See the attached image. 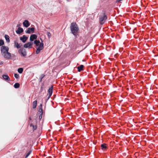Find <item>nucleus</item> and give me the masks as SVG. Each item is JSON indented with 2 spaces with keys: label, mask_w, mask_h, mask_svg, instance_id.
Masks as SVG:
<instances>
[{
  "label": "nucleus",
  "mask_w": 158,
  "mask_h": 158,
  "mask_svg": "<svg viewBox=\"0 0 158 158\" xmlns=\"http://www.w3.org/2000/svg\"><path fill=\"white\" fill-rule=\"evenodd\" d=\"M35 30L34 27L28 28H27V30L26 31L27 33L30 34L31 32L33 33Z\"/></svg>",
  "instance_id": "nucleus-10"
},
{
  "label": "nucleus",
  "mask_w": 158,
  "mask_h": 158,
  "mask_svg": "<svg viewBox=\"0 0 158 158\" xmlns=\"http://www.w3.org/2000/svg\"><path fill=\"white\" fill-rule=\"evenodd\" d=\"M31 151H29L26 155L25 158H27L28 156L31 153Z\"/></svg>",
  "instance_id": "nucleus-28"
},
{
  "label": "nucleus",
  "mask_w": 158,
  "mask_h": 158,
  "mask_svg": "<svg viewBox=\"0 0 158 158\" xmlns=\"http://www.w3.org/2000/svg\"><path fill=\"white\" fill-rule=\"evenodd\" d=\"M107 18L106 14L104 13L99 16V21L101 24H103L107 19Z\"/></svg>",
  "instance_id": "nucleus-2"
},
{
  "label": "nucleus",
  "mask_w": 158,
  "mask_h": 158,
  "mask_svg": "<svg viewBox=\"0 0 158 158\" xmlns=\"http://www.w3.org/2000/svg\"><path fill=\"white\" fill-rule=\"evenodd\" d=\"M23 25L25 27H27L29 26L30 24L28 20H25L23 23Z\"/></svg>",
  "instance_id": "nucleus-12"
},
{
  "label": "nucleus",
  "mask_w": 158,
  "mask_h": 158,
  "mask_svg": "<svg viewBox=\"0 0 158 158\" xmlns=\"http://www.w3.org/2000/svg\"><path fill=\"white\" fill-rule=\"evenodd\" d=\"M43 87L42 86L41 87V90L42 91L43 90Z\"/></svg>",
  "instance_id": "nucleus-33"
},
{
  "label": "nucleus",
  "mask_w": 158,
  "mask_h": 158,
  "mask_svg": "<svg viewBox=\"0 0 158 158\" xmlns=\"http://www.w3.org/2000/svg\"><path fill=\"white\" fill-rule=\"evenodd\" d=\"M53 89V86H52L51 87H50L48 91V98H49L52 95V90Z\"/></svg>",
  "instance_id": "nucleus-9"
},
{
  "label": "nucleus",
  "mask_w": 158,
  "mask_h": 158,
  "mask_svg": "<svg viewBox=\"0 0 158 158\" xmlns=\"http://www.w3.org/2000/svg\"><path fill=\"white\" fill-rule=\"evenodd\" d=\"M34 43L36 46H38L40 45V41L39 40H35Z\"/></svg>",
  "instance_id": "nucleus-19"
},
{
  "label": "nucleus",
  "mask_w": 158,
  "mask_h": 158,
  "mask_svg": "<svg viewBox=\"0 0 158 158\" xmlns=\"http://www.w3.org/2000/svg\"><path fill=\"white\" fill-rule=\"evenodd\" d=\"M106 144L105 143H104V144H101V149L102 150L106 149L107 148V147H106Z\"/></svg>",
  "instance_id": "nucleus-20"
},
{
  "label": "nucleus",
  "mask_w": 158,
  "mask_h": 158,
  "mask_svg": "<svg viewBox=\"0 0 158 158\" xmlns=\"http://www.w3.org/2000/svg\"><path fill=\"white\" fill-rule=\"evenodd\" d=\"M26 146H25L24 145H22L20 147V151H23L25 150V147H26Z\"/></svg>",
  "instance_id": "nucleus-22"
},
{
  "label": "nucleus",
  "mask_w": 158,
  "mask_h": 158,
  "mask_svg": "<svg viewBox=\"0 0 158 158\" xmlns=\"http://www.w3.org/2000/svg\"><path fill=\"white\" fill-rule=\"evenodd\" d=\"M37 38V36L35 34H33L31 35L30 37V40L32 41L36 39Z\"/></svg>",
  "instance_id": "nucleus-13"
},
{
  "label": "nucleus",
  "mask_w": 158,
  "mask_h": 158,
  "mask_svg": "<svg viewBox=\"0 0 158 158\" xmlns=\"http://www.w3.org/2000/svg\"><path fill=\"white\" fill-rule=\"evenodd\" d=\"M20 85L18 83H15L14 85V87L15 88H18L19 87Z\"/></svg>",
  "instance_id": "nucleus-23"
},
{
  "label": "nucleus",
  "mask_w": 158,
  "mask_h": 158,
  "mask_svg": "<svg viewBox=\"0 0 158 158\" xmlns=\"http://www.w3.org/2000/svg\"><path fill=\"white\" fill-rule=\"evenodd\" d=\"M33 44V43L31 42H28L25 44L23 46L25 48H32V46Z\"/></svg>",
  "instance_id": "nucleus-7"
},
{
  "label": "nucleus",
  "mask_w": 158,
  "mask_h": 158,
  "mask_svg": "<svg viewBox=\"0 0 158 158\" xmlns=\"http://www.w3.org/2000/svg\"><path fill=\"white\" fill-rule=\"evenodd\" d=\"M45 76V75L44 74H41L40 77V82H41L42 81L44 77Z\"/></svg>",
  "instance_id": "nucleus-24"
},
{
  "label": "nucleus",
  "mask_w": 158,
  "mask_h": 158,
  "mask_svg": "<svg viewBox=\"0 0 158 158\" xmlns=\"http://www.w3.org/2000/svg\"><path fill=\"white\" fill-rule=\"evenodd\" d=\"M18 52L23 56H25L27 55V52L25 49L23 48L19 49L18 51Z\"/></svg>",
  "instance_id": "nucleus-6"
},
{
  "label": "nucleus",
  "mask_w": 158,
  "mask_h": 158,
  "mask_svg": "<svg viewBox=\"0 0 158 158\" xmlns=\"http://www.w3.org/2000/svg\"><path fill=\"white\" fill-rule=\"evenodd\" d=\"M70 28L72 34L76 35L79 30L77 25L76 23L73 22L71 24Z\"/></svg>",
  "instance_id": "nucleus-1"
},
{
  "label": "nucleus",
  "mask_w": 158,
  "mask_h": 158,
  "mask_svg": "<svg viewBox=\"0 0 158 158\" xmlns=\"http://www.w3.org/2000/svg\"><path fill=\"white\" fill-rule=\"evenodd\" d=\"M122 0H116V2H119Z\"/></svg>",
  "instance_id": "nucleus-32"
},
{
  "label": "nucleus",
  "mask_w": 158,
  "mask_h": 158,
  "mask_svg": "<svg viewBox=\"0 0 158 158\" xmlns=\"http://www.w3.org/2000/svg\"><path fill=\"white\" fill-rule=\"evenodd\" d=\"M50 35V32H48V35Z\"/></svg>",
  "instance_id": "nucleus-34"
},
{
  "label": "nucleus",
  "mask_w": 158,
  "mask_h": 158,
  "mask_svg": "<svg viewBox=\"0 0 158 158\" xmlns=\"http://www.w3.org/2000/svg\"><path fill=\"white\" fill-rule=\"evenodd\" d=\"M43 111L42 108H40L38 111V113L39 114H43Z\"/></svg>",
  "instance_id": "nucleus-26"
},
{
  "label": "nucleus",
  "mask_w": 158,
  "mask_h": 158,
  "mask_svg": "<svg viewBox=\"0 0 158 158\" xmlns=\"http://www.w3.org/2000/svg\"><path fill=\"white\" fill-rule=\"evenodd\" d=\"M42 115H43L42 114H40V115H39V119H40V120L42 118Z\"/></svg>",
  "instance_id": "nucleus-30"
},
{
  "label": "nucleus",
  "mask_w": 158,
  "mask_h": 158,
  "mask_svg": "<svg viewBox=\"0 0 158 158\" xmlns=\"http://www.w3.org/2000/svg\"><path fill=\"white\" fill-rule=\"evenodd\" d=\"M39 109L40 108H42V104H40V106H39Z\"/></svg>",
  "instance_id": "nucleus-31"
},
{
  "label": "nucleus",
  "mask_w": 158,
  "mask_h": 158,
  "mask_svg": "<svg viewBox=\"0 0 158 158\" xmlns=\"http://www.w3.org/2000/svg\"><path fill=\"white\" fill-rule=\"evenodd\" d=\"M29 119H30V120H31V117H30V118H29Z\"/></svg>",
  "instance_id": "nucleus-35"
},
{
  "label": "nucleus",
  "mask_w": 158,
  "mask_h": 158,
  "mask_svg": "<svg viewBox=\"0 0 158 158\" xmlns=\"http://www.w3.org/2000/svg\"><path fill=\"white\" fill-rule=\"evenodd\" d=\"M23 31V29L21 27H19L16 31V32L18 34H20Z\"/></svg>",
  "instance_id": "nucleus-15"
},
{
  "label": "nucleus",
  "mask_w": 158,
  "mask_h": 158,
  "mask_svg": "<svg viewBox=\"0 0 158 158\" xmlns=\"http://www.w3.org/2000/svg\"><path fill=\"white\" fill-rule=\"evenodd\" d=\"M27 37H26L25 35H23L22 37H20V40H22L23 43H25L27 40Z\"/></svg>",
  "instance_id": "nucleus-14"
},
{
  "label": "nucleus",
  "mask_w": 158,
  "mask_h": 158,
  "mask_svg": "<svg viewBox=\"0 0 158 158\" xmlns=\"http://www.w3.org/2000/svg\"><path fill=\"white\" fill-rule=\"evenodd\" d=\"M77 69L78 72H81L84 70V66L83 65H81L77 67Z\"/></svg>",
  "instance_id": "nucleus-16"
},
{
  "label": "nucleus",
  "mask_w": 158,
  "mask_h": 158,
  "mask_svg": "<svg viewBox=\"0 0 158 158\" xmlns=\"http://www.w3.org/2000/svg\"><path fill=\"white\" fill-rule=\"evenodd\" d=\"M39 47L37 48L36 51V53L38 54L41 50H42L44 48V44L43 43H41L39 45Z\"/></svg>",
  "instance_id": "nucleus-5"
},
{
  "label": "nucleus",
  "mask_w": 158,
  "mask_h": 158,
  "mask_svg": "<svg viewBox=\"0 0 158 158\" xmlns=\"http://www.w3.org/2000/svg\"><path fill=\"white\" fill-rule=\"evenodd\" d=\"M2 64V63H1L0 64Z\"/></svg>",
  "instance_id": "nucleus-36"
},
{
  "label": "nucleus",
  "mask_w": 158,
  "mask_h": 158,
  "mask_svg": "<svg viewBox=\"0 0 158 158\" xmlns=\"http://www.w3.org/2000/svg\"><path fill=\"white\" fill-rule=\"evenodd\" d=\"M1 53L3 55L8 51L9 48L8 47L2 46L1 48Z\"/></svg>",
  "instance_id": "nucleus-4"
},
{
  "label": "nucleus",
  "mask_w": 158,
  "mask_h": 158,
  "mask_svg": "<svg viewBox=\"0 0 158 158\" xmlns=\"http://www.w3.org/2000/svg\"><path fill=\"white\" fill-rule=\"evenodd\" d=\"M37 121L36 119H34L32 121V123H31L30 124V126L31 127H32V130L33 131L36 130L37 128Z\"/></svg>",
  "instance_id": "nucleus-3"
},
{
  "label": "nucleus",
  "mask_w": 158,
  "mask_h": 158,
  "mask_svg": "<svg viewBox=\"0 0 158 158\" xmlns=\"http://www.w3.org/2000/svg\"><path fill=\"white\" fill-rule=\"evenodd\" d=\"M5 38L6 42H10L9 36L8 35H5Z\"/></svg>",
  "instance_id": "nucleus-21"
},
{
  "label": "nucleus",
  "mask_w": 158,
  "mask_h": 158,
  "mask_svg": "<svg viewBox=\"0 0 158 158\" xmlns=\"http://www.w3.org/2000/svg\"><path fill=\"white\" fill-rule=\"evenodd\" d=\"M4 42L2 40H0V46L4 44Z\"/></svg>",
  "instance_id": "nucleus-27"
},
{
  "label": "nucleus",
  "mask_w": 158,
  "mask_h": 158,
  "mask_svg": "<svg viewBox=\"0 0 158 158\" xmlns=\"http://www.w3.org/2000/svg\"><path fill=\"white\" fill-rule=\"evenodd\" d=\"M37 104V101L36 100H35L32 103V108L33 109H35L36 107Z\"/></svg>",
  "instance_id": "nucleus-18"
},
{
  "label": "nucleus",
  "mask_w": 158,
  "mask_h": 158,
  "mask_svg": "<svg viewBox=\"0 0 158 158\" xmlns=\"http://www.w3.org/2000/svg\"><path fill=\"white\" fill-rule=\"evenodd\" d=\"M23 69L22 68H20L18 69V71L20 73H23Z\"/></svg>",
  "instance_id": "nucleus-25"
},
{
  "label": "nucleus",
  "mask_w": 158,
  "mask_h": 158,
  "mask_svg": "<svg viewBox=\"0 0 158 158\" xmlns=\"http://www.w3.org/2000/svg\"><path fill=\"white\" fill-rule=\"evenodd\" d=\"M2 77L5 80L9 81L10 80V79L9 76L6 75H2Z\"/></svg>",
  "instance_id": "nucleus-17"
},
{
  "label": "nucleus",
  "mask_w": 158,
  "mask_h": 158,
  "mask_svg": "<svg viewBox=\"0 0 158 158\" xmlns=\"http://www.w3.org/2000/svg\"><path fill=\"white\" fill-rule=\"evenodd\" d=\"M22 46L21 44H19L17 42L15 41L14 42V46L15 48H17L19 49Z\"/></svg>",
  "instance_id": "nucleus-11"
},
{
  "label": "nucleus",
  "mask_w": 158,
  "mask_h": 158,
  "mask_svg": "<svg viewBox=\"0 0 158 158\" xmlns=\"http://www.w3.org/2000/svg\"><path fill=\"white\" fill-rule=\"evenodd\" d=\"M15 77L17 79L19 78V75L17 73H15L14 75Z\"/></svg>",
  "instance_id": "nucleus-29"
},
{
  "label": "nucleus",
  "mask_w": 158,
  "mask_h": 158,
  "mask_svg": "<svg viewBox=\"0 0 158 158\" xmlns=\"http://www.w3.org/2000/svg\"><path fill=\"white\" fill-rule=\"evenodd\" d=\"M6 59H10L11 57V54L8 52L3 55Z\"/></svg>",
  "instance_id": "nucleus-8"
}]
</instances>
